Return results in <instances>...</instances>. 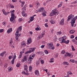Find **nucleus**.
Returning <instances> with one entry per match:
<instances>
[{
  "label": "nucleus",
  "mask_w": 77,
  "mask_h": 77,
  "mask_svg": "<svg viewBox=\"0 0 77 77\" xmlns=\"http://www.w3.org/2000/svg\"><path fill=\"white\" fill-rule=\"evenodd\" d=\"M12 31V28H10L8 30L7 32L8 33H11Z\"/></svg>",
  "instance_id": "nucleus-18"
},
{
  "label": "nucleus",
  "mask_w": 77,
  "mask_h": 77,
  "mask_svg": "<svg viewBox=\"0 0 77 77\" xmlns=\"http://www.w3.org/2000/svg\"><path fill=\"white\" fill-rule=\"evenodd\" d=\"M45 35V33L44 32L42 33L41 34V35H39L38 37V39H41V38H42L43 36H44V35Z\"/></svg>",
  "instance_id": "nucleus-6"
},
{
  "label": "nucleus",
  "mask_w": 77,
  "mask_h": 77,
  "mask_svg": "<svg viewBox=\"0 0 77 77\" xmlns=\"http://www.w3.org/2000/svg\"><path fill=\"white\" fill-rule=\"evenodd\" d=\"M42 52L41 51V52H37V53L38 54H41V53H42Z\"/></svg>",
  "instance_id": "nucleus-52"
},
{
  "label": "nucleus",
  "mask_w": 77,
  "mask_h": 77,
  "mask_svg": "<svg viewBox=\"0 0 77 77\" xmlns=\"http://www.w3.org/2000/svg\"><path fill=\"white\" fill-rule=\"evenodd\" d=\"M6 53V51H4V52H3V53H2L1 54H0V56H3V55H4V54H5Z\"/></svg>",
  "instance_id": "nucleus-23"
},
{
  "label": "nucleus",
  "mask_w": 77,
  "mask_h": 77,
  "mask_svg": "<svg viewBox=\"0 0 77 77\" xmlns=\"http://www.w3.org/2000/svg\"><path fill=\"white\" fill-rule=\"evenodd\" d=\"M70 33H71V34H72V30L70 31Z\"/></svg>",
  "instance_id": "nucleus-59"
},
{
  "label": "nucleus",
  "mask_w": 77,
  "mask_h": 77,
  "mask_svg": "<svg viewBox=\"0 0 77 77\" xmlns=\"http://www.w3.org/2000/svg\"><path fill=\"white\" fill-rule=\"evenodd\" d=\"M46 13H47V12H46L45 11L43 12L42 14V16H43V17H45L46 16Z\"/></svg>",
  "instance_id": "nucleus-19"
},
{
  "label": "nucleus",
  "mask_w": 77,
  "mask_h": 77,
  "mask_svg": "<svg viewBox=\"0 0 77 77\" xmlns=\"http://www.w3.org/2000/svg\"><path fill=\"white\" fill-rule=\"evenodd\" d=\"M22 15L23 17H26L27 16V14L25 13V12H23V11L22 12Z\"/></svg>",
  "instance_id": "nucleus-16"
},
{
  "label": "nucleus",
  "mask_w": 77,
  "mask_h": 77,
  "mask_svg": "<svg viewBox=\"0 0 77 77\" xmlns=\"http://www.w3.org/2000/svg\"><path fill=\"white\" fill-rule=\"evenodd\" d=\"M27 7V5H24V7H23L22 8V12H26V8Z\"/></svg>",
  "instance_id": "nucleus-9"
},
{
  "label": "nucleus",
  "mask_w": 77,
  "mask_h": 77,
  "mask_svg": "<svg viewBox=\"0 0 77 77\" xmlns=\"http://www.w3.org/2000/svg\"><path fill=\"white\" fill-rule=\"evenodd\" d=\"M59 41H64L63 40V38H61L59 39Z\"/></svg>",
  "instance_id": "nucleus-34"
},
{
  "label": "nucleus",
  "mask_w": 77,
  "mask_h": 77,
  "mask_svg": "<svg viewBox=\"0 0 77 77\" xmlns=\"http://www.w3.org/2000/svg\"><path fill=\"white\" fill-rule=\"evenodd\" d=\"M50 22L52 24H54V23H55V22H54V21H53V20H50Z\"/></svg>",
  "instance_id": "nucleus-31"
},
{
  "label": "nucleus",
  "mask_w": 77,
  "mask_h": 77,
  "mask_svg": "<svg viewBox=\"0 0 77 77\" xmlns=\"http://www.w3.org/2000/svg\"><path fill=\"white\" fill-rule=\"evenodd\" d=\"M47 24H48V23H46L45 24V27H48V25H47Z\"/></svg>",
  "instance_id": "nucleus-48"
},
{
  "label": "nucleus",
  "mask_w": 77,
  "mask_h": 77,
  "mask_svg": "<svg viewBox=\"0 0 77 77\" xmlns=\"http://www.w3.org/2000/svg\"><path fill=\"white\" fill-rule=\"evenodd\" d=\"M8 66V64L5 63V64L4 66L5 68H7Z\"/></svg>",
  "instance_id": "nucleus-37"
},
{
  "label": "nucleus",
  "mask_w": 77,
  "mask_h": 77,
  "mask_svg": "<svg viewBox=\"0 0 77 77\" xmlns=\"http://www.w3.org/2000/svg\"><path fill=\"white\" fill-rule=\"evenodd\" d=\"M21 20H22V19H19V22H21Z\"/></svg>",
  "instance_id": "nucleus-61"
},
{
  "label": "nucleus",
  "mask_w": 77,
  "mask_h": 77,
  "mask_svg": "<svg viewBox=\"0 0 77 77\" xmlns=\"http://www.w3.org/2000/svg\"><path fill=\"white\" fill-rule=\"evenodd\" d=\"M3 25H4V26H5V25H6V23L5 22H3Z\"/></svg>",
  "instance_id": "nucleus-44"
},
{
  "label": "nucleus",
  "mask_w": 77,
  "mask_h": 77,
  "mask_svg": "<svg viewBox=\"0 0 77 77\" xmlns=\"http://www.w3.org/2000/svg\"><path fill=\"white\" fill-rule=\"evenodd\" d=\"M69 77V75L68 74H67L66 76H65L64 77Z\"/></svg>",
  "instance_id": "nucleus-63"
},
{
  "label": "nucleus",
  "mask_w": 77,
  "mask_h": 77,
  "mask_svg": "<svg viewBox=\"0 0 77 77\" xmlns=\"http://www.w3.org/2000/svg\"><path fill=\"white\" fill-rule=\"evenodd\" d=\"M39 12V10H36L35 11V12L36 13H38V12Z\"/></svg>",
  "instance_id": "nucleus-46"
},
{
  "label": "nucleus",
  "mask_w": 77,
  "mask_h": 77,
  "mask_svg": "<svg viewBox=\"0 0 77 77\" xmlns=\"http://www.w3.org/2000/svg\"><path fill=\"white\" fill-rule=\"evenodd\" d=\"M14 12H15V10H13L12 11H11V13H13L14 14Z\"/></svg>",
  "instance_id": "nucleus-47"
},
{
  "label": "nucleus",
  "mask_w": 77,
  "mask_h": 77,
  "mask_svg": "<svg viewBox=\"0 0 77 77\" xmlns=\"http://www.w3.org/2000/svg\"><path fill=\"white\" fill-rule=\"evenodd\" d=\"M70 61L71 62H72V63H74V62H75V60H70Z\"/></svg>",
  "instance_id": "nucleus-41"
},
{
  "label": "nucleus",
  "mask_w": 77,
  "mask_h": 77,
  "mask_svg": "<svg viewBox=\"0 0 77 77\" xmlns=\"http://www.w3.org/2000/svg\"><path fill=\"white\" fill-rule=\"evenodd\" d=\"M33 59V58L31 56H29V58L28 59V61H29V64H30L31 63V62H32V60Z\"/></svg>",
  "instance_id": "nucleus-7"
},
{
  "label": "nucleus",
  "mask_w": 77,
  "mask_h": 77,
  "mask_svg": "<svg viewBox=\"0 0 77 77\" xmlns=\"http://www.w3.org/2000/svg\"><path fill=\"white\" fill-rule=\"evenodd\" d=\"M36 30H39V28L38 27H37L35 28Z\"/></svg>",
  "instance_id": "nucleus-49"
},
{
  "label": "nucleus",
  "mask_w": 77,
  "mask_h": 77,
  "mask_svg": "<svg viewBox=\"0 0 77 77\" xmlns=\"http://www.w3.org/2000/svg\"><path fill=\"white\" fill-rule=\"evenodd\" d=\"M23 54V53H22V52H20V55L19 57V58H20H20H21V57H22V56Z\"/></svg>",
  "instance_id": "nucleus-24"
},
{
  "label": "nucleus",
  "mask_w": 77,
  "mask_h": 77,
  "mask_svg": "<svg viewBox=\"0 0 77 77\" xmlns=\"http://www.w3.org/2000/svg\"><path fill=\"white\" fill-rule=\"evenodd\" d=\"M57 35H61L62 34V32L61 31L57 33Z\"/></svg>",
  "instance_id": "nucleus-35"
},
{
  "label": "nucleus",
  "mask_w": 77,
  "mask_h": 77,
  "mask_svg": "<svg viewBox=\"0 0 77 77\" xmlns=\"http://www.w3.org/2000/svg\"><path fill=\"white\" fill-rule=\"evenodd\" d=\"M21 3L22 5H24V4H25V2H23Z\"/></svg>",
  "instance_id": "nucleus-56"
},
{
  "label": "nucleus",
  "mask_w": 77,
  "mask_h": 77,
  "mask_svg": "<svg viewBox=\"0 0 77 77\" xmlns=\"http://www.w3.org/2000/svg\"><path fill=\"white\" fill-rule=\"evenodd\" d=\"M72 51H75V49H74V46H73L72 45Z\"/></svg>",
  "instance_id": "nucleus-36"
},
{
  "label": "nucleus",
  "mask_w": 77,
  "mask_h": 77,
  "mask_svg": "<svg viewBox=\"0 0 77 77\" xmlns=\"http://www.w3.org/2000/svg\"><path fill=\"white\" fill-rule=\"evenodd\" d=\"M15 61V59H14V58L13 57V59L11 60V63L13 64H14V62Z\"/></svg>",
  "instance_id": "nucleus-27"
},
{
  "label": "nucleus",
  "mask_w": 77,
  "mask_h": 77,
  "mask_svg": "<svg viewBox=\"0 0 77 77\" xmlns=\"http://www.w3.org/2000/svg\"><path fill=\"white\" fill-rule=\"evenodd\" d=\"M20 63H18L16 65V66L17 67H19L20 66Z\"/></svg>",
  "instance_id": "nucleus-38"
},
{
  "label": "nucleus",
  "mask_w": 77,
  "mask_h": 77,
  "mask_svg": "<svg viewBox=\"0 0 77 77\" xmlns=\"http://www.w3.org/2000/svg\"><path fill=\"white\" fill-rule=\"evenodd\" d=\"M4 31V30L3 29H0V32L2 33Z\"/></svg>",
  "instance_id": "nucleus-42"
},
{
  "label": "nucleus",
  "mask_w": 77,
  "mask_h": 77,
  "mask_svg": "<svg viewBox=\"0 0 77 77\" xmlns=\"http://www.w3.org/2000/svg\"><path fill=\"white\" fill-rule=\"evenodd\" d=\"M69 40H67L66 41V40H65L64 41H62L60 43H61V44L63 43H65V44H69Z\"/></svg>",
  "instance_id": "nucleus-11"
},
{
  "label": "nucleus",
  "mask_w": 77,
  "mask_h": 77,
  "mask_svg": "<svg viewBox=\"0 0 77 77\" xmlns=\"http://www.w3.org/2000/svg\"><path fill=\"white\" fill-rule=\"evenodd\" d=\"M62 6V2H60V4L58 5L57 8H60V7H61Z\"/></svg>",
  "instance_id": "nucleus-21"
},
{
  "label": "nucleus",
  "mask_w": 77,
  "mask_h": 77,
  "mask_svg": "<svg viewBox=\"0 0 77 77\" xmlns=\"http://www.w3.org/2000/svg\"><path fill=\"white\" fill-rule=\"evenodd\" d=\"M17 0H12L13 2H17Z\"/></svg>",
  "instance_id": "nucleus-51"
},
{
  "label": "nucleus",
  "mask_w": 77,
  "mask_h": 77,
  "mask_svg": "<svg viewBox=\"0 0 77 77\" xmlns=\"http://www.w3.org/2000/svg\"><path fill=\"white\" fill-rule=\"evenodd\" d=\"M11 8H14V5H12L11 7Z\"/></svg>",
  "instance_id": "nucleus-62"
},
{
  "label": "nucleus",
  "mask_w": 77,
  "mask_h": 77,
  "mask_svg": "<svg viewBox=\"0 0 77 77\" xmlns=\"http://www.w3.org/2000/svg\"><path fill=\"white\" fill-rule=\"evenodd\" d=\"M32 38H30L29 39H28L27 40V44L29 45L30 44L31 42H32Z\"/></svg>",
  "instance_id": "nucleus-10"
},
{
  "label": "nucleus",
  "mask_w": 77,
  "mask_h": 77,
  "mask_svg": "<svg viewBox=\"0 0 77 77\" xmlns=\"http://www.w3.org/2000/svg\"><path fill=\"white\" fill-rule=\"evenodd\" d=\"M54 31V29H52L51 30V33H53V31Z\"/></svg>",
  "instance_id": "nucleus-54"
},
{
  "label": "nucleus",
  "mask_w": 77,
  "mask_h": 77,
  "mask_svg": "<svg viewBox=\"0 0 77 77\" xmlns=\"http://www.w3.org/2000/svg\"><path fill=\"white\" fill-rule=\"evenodd\" d=\"M22 74H25V75H26V72H24V71H23L22 72Z\"/></svg>",
  "instance_id": "nucleus-57"
},
{
  "label": "nucleus",
  "mask_w": 77,
  "mask_h": 77,
  "mask_svg": "<svg viewBox=\"0 0 77 77\" xmlns=\"http://www.w3.org/2000/svg\"><path fill=\"white\" fill-rule=\"evenodd\" d=\"M67 21H69L70 20H71L70 23L72 27L74 26V23H75V20L77 19V16L74 17V16L72 14H71L68 17Z\"/></svg>",
  "instance_id": "nucleus-1"
},
{
  "label": "nucleus",
  "mask_w": 77,
  "mask_h": 77,
  "mask_svg": "<svg viewBox=\"0 0 77 77\" xmlns=\"http://www.w3.org/2000/svg\"><path fill=\"white\" fill-rule=\"evenodd\" d=\"M44 52L46 54H48V51L47 50H45L44 51Z\"/></svg>",
  "instance_id": "nucleus-30"
},
{
  "label": "nucleus",
  "mask_w": 77,
  "mask_h": 77,
  "mask_svg": "<svg viewBox=\"0 0 77 77\" xmlns=\"http://www.w3.org/2000/svg\"><path fill=\"white\" fill-rule=\"evenodd\" d=\"M59 14V12L57 11V10L56 9H55L54 10H53L52 11V12L50 14V16L51 17H52V16H53V15H57Z\"/></svg>",
  "instance_id": "nucleus-3"
},
{
  "label": "nucleus",
  "mask_w": 77,
  "mask_h": 77,
  "mask_svg": "<svg viewBox=\"0 0 77 77\" xmlns=\"http://www.w3.org/2000/svg\"><path fill=\"white\" fill-rule=\"evenodd\" d=\"M9 71L10 72L12 70V67H8Z\"/></svg>",
  "instance_id": "nucleus-26"
},
{
  "label": "nucleus",
  "mask_w": 77,
  "mask_h": 77,
  "mask_svg": "<svg viewBox=\"0 0 77 77\" xmlns=\"http://www.w3.org/2000/svg\"><path fill=\"white\" fill-rule=\"evenodd\" d=\"M35 51V48H31L30 50L29 51H27L25 52V54H28V53H30L32 52Z\"/></svg>",
  "instance_id": "nucleus-4"
},
{
  "label": "nucleus",
  "mask_w": 77,
  "mask_h": 77,
  "mask_svg": "<svg viewBox=\"0 0 77 77\" xmlns=\"http://www.w3.org/2000/svg\"><path fill=\"white\" fill-rule=\"evenodd\" d=\"M64 20L63 19H62L60 21V25H61V26L62 25H64Z\"/></svg>",
  "instance_id": "nucleus-12"
},
{
  "label": "nucleus",
  "mask_w": 77,
  "mask_h": 77,
  "mask_svg": "<svg viewBox=\"0 0 77 77\" xmlns=\"http://www.w3.org/2000/svg\"><path fill=\"white\" fill-rule=\"evenodd\" d=\"M24 71H26V72H28V71L27 70V66L26 65H25L24 66Z\"/></svg>",
  "instance_id": "nucleus-8"
},
{
  "label": "nucleus",
  "mask_w": 77,
  "mask_h": 77,
  "mask_svg": "<svg viewBox=\"0 0 77 77\" xmlns=\"http://www.w3.org/2000/svg\"><path fill=\"white\" fill-rule=\"evenodd\" d=\"M27 57L26 56H24L23 59L22 60V62H25V61L27 60Z\"/></svg>",
  "instance_id": "nucleus-13"
},
{
  "label": "nucleus",
  "mask_w": 77,
  "mask_h": 77,
  "mask_svg": "<svg viewBox=\"0 0 77 77\" xmlns=\"http://www.w3.org/2000/svg\"><path fill=\"white\" fill-rule=\"evenodd\" d=\"M12 58V56H10L9 57L8 59H11Z\"/></svg>",
  "instance_id": "nucleus-58"
},
{
  "label": "nucleus",
  "mask_w": 77,
  "mask_h": 77,
  "mask_svg": "<svg viewBox=\"0 0 77 77\" xmlns=\"http://www.w3.org/2000/svg\"><path fill=\"white\" fill-rule=\"evenodd\" d=\"M22 30V26H20L18 28H17V32L15 33V38L17 40H18L19 36H20L21 35H20L18 33H19V30L21 31Z\"/></svg>",
  "instance_id": "nucleus-2"
},
{
  "label": "nucleus",
  "mask_w": 77,
  "mask_h": 77,
  "mask_svg": "<svg viewBox=\"0 0 77 77\" xmlns=\"http://www.w3.org/2000/svg\"><path fill=\"white\" fill-rule=\"evenodd\" d=\"M63 65H68L69 63L66 62H64L63 63Z\"/></svg>",
  "instance_id": "nucleus-22"
},
{
  "label": "nucleus",
  "mask_w": 77,
  "mask_h": 77,
  "mask_svg": "<svg viewBox=\"0 0 77 77\" xmlns=\"http://www.w3.org/2000/svg\"><path fill=\"white\" fill-rule=\"evenodd\" d=\"M65 50H63L61 52V53L63 54H65Z\"/></svg>",
  "instance_id": "nucleus-40"
},
{
  "label": "nucleus",
  "mask_w": 77,
  "mask_h": 77,
  "mask_svg": "<svg viewBox=\"0 0 77 77\" xmlns=\"http://www.w3.org/2000/svg\"><path fill=\"white\" fill-rule=\"evenodd\" d=\"M35 74L36 75H39V71L37 70L35 71Z\"/></svg>",
  "instance_id": "nucleus-14"
},
{
  "label": "nucleus",
  "mask_w": 77,
  "mask_h": 77,
  "mask_svg": "<svg viewBox=\"0 0 77 77\" xmlns=\"http://www.w3.org/2000/svg\"><path fill=\"white\" fill-rule=\"evenodd\" d=\"M5 11V9H3L2 10V11L4 14V15H7V13H6V12Z\"/></svg>",
  "instance_id": "nucleus-25"
},
{
  "label": "nucleus",
  "mask_w": 77,
  "mask_h": 77,
  "mask_svg": "<svg viewBox=\"0 0 77 77\" xmlns=\"http://www.w3.org/2000/svg\"><path fill=\"white\" fill-rule=\"evenodd\" d=\"M75 41V39H73L72 40V42H74Z\"/></svg>",
  "instance_id": "nucleus-60"
},
{
  "label": "nucleus",
  "mask_w": 77,
  "mask_h": 77,
  "mask_svg": "<svg viewBox=\"0 0 77 77\" xmlns=\"http://www.w3.org/2000/svg\"><path fill=\"white\" fill-rule=\"evenodd\" d=\"M45 46V45H42L41 46V48H44Z\"/></svg>",
  "instance_id": "nucleus-43"
},
{
  "label": "nucleus",
  "mask_w": 77,
  "mask_h": 77,
  "mask_svg": "<svg viewBox=\"0 0 77 77\" xmlns=\"http://www.w3.org/2000/svg\"><path fill=\"white\" fill-rule=\"evenodd\" d=\"M11 17L10 18V20L11 21H12L14 20V17H15V15H14V13H11Z\"/></svg>",
  "instance_id": "nucleus-5"
},
{
  "label": "nucleus",
  "mask_w": 77,
  "mask_h": 77,
  "mask_svg": "<svg viewBox=\"0 0 77 77\" xmlns=\"http://www.w3.org/2000/svg\"><path fill=\"white\" fill-rule=\"evenodd\" d=\"M24 42V41H23L22 42L21 45L23 46V47H25V46L26 45V44Z\"/></svg>",
  "instance_id": "nucleus-20"
},
{
  "label": "nucleus",
  "mask_w": 77,
  "mask_h": 77,
  "mask_svg": "<svg viewBox=\"0 0 77 77\" xmlns=\"http://www.w3.org/2000/svg\"><path fill=\"white\" fill-rule=\"evenodd\" d=\"M62 38H63V40L64 41H65V39H66V36H63Z\"/></svg>",
  "instance_id": "nucleus-29"
},
{
  "label": "nucleus",
  "mask_w": 77,
  "mask_h": 77,
  "mask_svg": "<svg viewBox=\"0 0 77 77\" xmlns=\"http://www.w3.org/2000/svg\"><path fill=\"white\" fill-rule=\"evenodd\" d=\"M39 11V12H44V11H45V10H44V8H41L40 9H39V10H38Z\"/></svg>",
  "instance_id": "nucleus-17"
},
{
  "label": "nucleus",
  "mask_w": 77,
  "mask_h": 77,
  "mask_svg": "<svg viewBox=\"0 0 77 77\" xmlns=\"http://www.w3.org/2000/svg\"><path fill=\"white\" fill-rule=\"evenodd\" d=\"M31 18L30 19V20L31 21H33L34 20V19H33V17H30Z\"/></svg>",
  "instance_id": "nucleus-39"
},
{
  "label": "nucleus",
  "mask_w": 77,
  "mask_h": 77,
  "mask_svg": "<svg viewBox=\"0 0 77 77\" xmlns=\"http://www.w3.org/2000/svg\"><path fill=\"white\" fill-rule=\"evenodd\" d=\"M77 3V1H75L73 2V3H74V4H75V3Z\"/></svg>",
  "instance_id": "nucleus-64"
},
{
  "label": "nucleus",
  "mask_w": 77,
  "mask_h": 77,
  "mask_svg": "<svg viewBox=\"0 0 77 77\" xmlns=\"http://www.w3.org/2000/svg\"><path fill=\"white\" fill-rule=\"evenodd\" d=\"M39 5H40V4H39V2L37 3V5L38 6H39Z\"/></svg>",
  "instance_id": "nucleus-50"
},
{
  "label": "nucleus",
  "mask_w": 77,
  "mask_h": 77,
  "mask_svg": "<svg viewBox=\"0 0 77 77\" xmlns=\"http://www.w3.org/2000/svg\"><path fill=\"white\" fill-rule=\"evenodd\" d=\"M47 45L48 46L49 48H50L53 45V44L52 43H48Z\"/></svg>",
  "instance_id": "nucleus-15"
},
{
  "label": "nucleus",
  "mask_w": 77,
  "mask_h": 77,
  "mask_svg": "<svg viewBox=\"0 0 77 77\" xmlns=\"http://www.w3.org/2000/svg\"><path fill=\"white\" fill-rule=\"evenodd\" d=\"M29 71L30 72H31L32 71V66H30L29 67Z\"/></svg>",
  "instance_id": "nucleus-28"
},
{
  "label": "nucleus",
  "mask_w": 77,
  "mask_h": 77,
  "mask_svg": "<svg viewBox=\"0 0 77 77\" xmlns=\"http://www.w3.org/2000/svg\"><path fill=\"white\" fill-rule=\"evenodd\" d=\"M35 56H36V55H35V54H33L32 56V57H34Z\"/></svg>",
  "instance_id": "nucleus-55"
},
{
  "label": "nucleus",
  "mask_w": 77,
  "mask_h": 77,
  "mask_svg": "<svg viewBox=\"0 0 77 77\" xmlns=\"http://www.w3.org/2000/svg\"><path fill=\"white\" fill-rule=\"evenodd\" d=\"M74 38V36L73 35H71L70 36V38H71V39H73Z\"/></svg>",
  "instance_id": "nucleus-45"
},
{
  "label": "nucleus",
  "mask_w": 77,
  "mask_h": 77,
  "mask_svg": "<svg viewBox=\"0 0 77 77\" xmlns=\"http://www.w3.org/2000/svg\"><path fill=\"white\" fill-rule=\"evenodd\" d=\"M54 46L53 45L50 48H51V49L52 50H54Z\"/></svg>",
  "instance_id": "nucleus-33"
},
{
  "label": "nucleus",
  "mask_w": 77,
  "mask_h": 77,
  "mask_svg": "<svg viewBox=\"0 0 77 77\" xmlns=\"http://www.w3.org/2000/svg\"><path fill=\"white\" fill-rule=\"evenodd\" d=\"M41 63L43 64V63H44V61L42 60L41 61Z\"/></svg>",
  "instance_id": "nucleus-53"
},
{
  "label": "nucleus",
  "mask_w": 77,
  "mask_h": 77,
  "mask_svg": "<svg viewBox=\"0 0 77 77\" xmlns=\"http://www.w3.org/2000/svg\"><path fill=\"white\" fill-rule=\"evenodd\" d=\"M66 54L68 56H71V54L68 52L66 53Z\"/></svg>",
  "instance_id": "nucleus-32"
}]
</instances>
